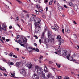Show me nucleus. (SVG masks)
I'll use <instances>...</instances> for the list:
<instances>
[{
	"instance_id": "obj_34",
	"label": "nucleus",
	"mask_w": 79,
	"mask_h": 79,
	"mask_svg": "<svg viewBox=\"0 0 79 79\" xmlns=\"http://www.w3.org/2000/svg\"><path fill=\"white\" fill-rule=\"evenodd\" d=\"M39 11L40 13H42V12H43V10L42 9H39Z\"/></svg>"
},
{
	"instance_id": "obj_60",
	"label": "nucleus",
	"mask_w": 79,
	"mask_h": 79,
	"mask_svg": "<svg viewBox=\"0 0 79 79\" xmlns=\"http://www.w3.org/2000/svg\"><path fill=\"white\" fill-rule=\"evenodd\" d=\"M17 39H19V35H17Z\"/></svg>"
},
{
	"instance_id": "obj_7",
	"label": "nucleus",
	"mask_w": 79,
	"mask_h": 79,
	"mask_svg": "<svg viewBox=\"0 0 79 79\" xmlns=\"http://www.w3.org/2000/svg\"><path fill=\"white\" fill-rule=\"evenodd\" d=\"M32 78L33 79H38L39 76H37V75L36 73H35L33 75Z\"/></svg>"
},
{
	"instance_id": "obj_19",
	"label": "nucleus",
	"mask_w": 79,
	"mask_h": 79,
	"mask_svg": "<svg viewBox=\"0 0 79 79\" xmlns=\"http://www.w3.org/2000/svg\"><path fill=\"white\" fill-rule=\"evenodd\" d=\"M58 42H61L62 43H63V42H64V41L62 39H58Z\"/></svg>"
},
{
	"instance_id": "obj_6",
	"label": "nucleus",
	"mask_w": 79,
	"mask_h": 79,
	"mask_svg": "<svg viewBox=\"0 0 79 79\" xmlns=\"http://www.w3.org/2000/svg\"><path fill=\"white\" fill-rule=\"evenodd\" d=\"M20 73L23 74V76H25L26 75V70L25 69H21V70Z\"/></svg>"
},
{
	"instance_id": "obj_59",
	"label": "nucleus",
	"mask_w": 79,
	"mask_h": 79,
	"mask_svg": "<svg viewBox=\"0 0 79 79\" xmlns=\"http://www.w3.org/2000/svg\"><path fill=\"white\" fill-rule=\"evenodd\" d=\"M6 40V42H9V41H10V39H7Z\"/></svg>"
},
{
	"instance_id": "obj_36",
	"label": "nucleus",
	"mask_w": 79,
	"mask_h": 79,
	"mask_svg": "<svg viewBox=\"0 0 79 79\" xmlns=\"http://www.w3.org/2000/svg\"><path fill=\"white\" fill-rule=\"evenodd\" d=\"M30 15L29 14H26V16L27 17V18H29V16Z\"/></svg>"
},
{
	"instance_id": "obj_29",
	"label": "nucleus",
	"mask_w": 79,
	"mask_h": 79,
	"mask_svg": "<svg viewBox=\"0 0 79 79\" xmlns=\"http://www.w3.org/2000/svg\"><path fill=\"white\" fill-rule=\"evenodd\" d=\"M69 56H70V54H68L66 57V58L68 60H69Z\"/></svg>"
},
{
	"instance_id": "obj_41",
	"label": "nucleus",
	"mask_w": 79,
	"mask_h": 79,
	"mask_svg": "<svg viewBox=\"0 0 79 79\" xmlns=\"http://www.w3.org/2000/svg\"><path fill=\"white\" fill-rule=\"evenodd\" d=\"M16 1L18 2L19 3H21V2L19 0H16Z\"/></svg>"
},
{
	"instance_id": "obj_11",
	"label": "nucleus",
	"mask_w": 79,
	"mask_h": 79,
	"mask_svg": "<svg viewBox=\"0 0 79 79\" xmlns=\"http://www.w3.org/2000/svg\"><path fill=\"white\" fill-rule=\"evenodd\" d=\"M48 36L49 39H51L52 37H51V34H50V31H48Z\"/></svg>"
},
{
	"instance_id": "obj_17",
	"label": "nucleus",
	"mask_w": 79,
	"mask_h": 79,
	"mask_svg": "<svg viewBox=\"0 0 79 79\" xmlns=\"http://www.w3.org/2000/svg\"><path fill=\"white\" fill-rule=\"evenodd\" d=\"M47 77L48 78H50L51 77V73H49L47 75Z\"/></svg>"
},
{
	"instance_id": "obj_22",
	"label": "nucleus",
	"mask_w": 79,
	"mask_h": 79,
	"mask_svg": "<svg viewBox=\"0 0 79 79\" xmlns=\"http://www.w3.org/2000/svg\"><path fill=\"white\" fill-rule=\"evenodd\" d=\"M56 65L58 67V68H60L61 67V64H58L57 63H56Z\"/></svg>"
},
{
	"instance_id": "obj_13",
	"label": "nucleus",
	"mask_w": 79,
	"mask_h": 79,
	"mask_svg": "<svg viewBox=\"0 0 79 79\" xmlns=\"http://www.w3.org/2000/svg\"><path fill=\"white\" fill-rule=\"evenodd\" d=\"M30 20L31 22L32 21H34V23H35V19H34V17H32L30 18Z\"/></svg>"
},
{
	"instance_id": "obj_52",
	"label": "nucleus",
	"mask_w": 79,
	"mask_h": 79,
	"mask_svg": "<svg viewBox=\"0 0 79 79\" xmlns=\"http://www.w3.org/2000/svg\"><path fill=\"white\" fill-rule=\"evenodd\" d=\"M49 64H52V63H53V62L51 61H49Z\"/></svg>"
},
{
	"instance_id": "obj_21",
	"label": "nucleus",
	"mask_w": 79,
	"mask_h": 79,
	"mask_svg": "<svg viewBox=\"0 0 79 79\" xmlns=\"http://www.w3.org/2000/svg\"><path fill=\"white\" fill-rule=\"evenodd\" d=\"M58 10L59 11H61V10H63V8L61 6H59V7L58 8Z\"/></svg>"
},
{
	"instance_id": "obj_9",
	"label": "nucleus",
	"mask_w": 79,
	"mask_h": 79,
	"mask_svg": "<svg viewBox=\"0 0 79 79\" xmlns=\"http://www.w3.org/2000/svg\"><path fill=\"white\" fill-rule=\"evenodd\" d=\"M45 33V31H44L43 33H42L41 36V38L42 40H44L45 38H44V35Z\"/></svg>"
},
{
	"instance_id": "obj_43",
	"label": "nucleus",
	"mask_w": 79,
	"mask_h": 79,
	"mask_svg": "<svg viewBox=\"0 0 79 79\" xmlns=\"http://www.w3.org/2000/svg\"><path fill=\"white\" fill-rule=\"evenodd\" d=\"M34 45L35 46V47H37V43H34Z\"/></svg>"
},
{
	"instance_id": "obj_63",
	"label": "nucleus",
	"mask_w": 79,
	"mask_h": 79,
	"mask_svg": "<svg viewBox=\"0 0 79 79\" xmlns=\"http://www.w3.org/2000/svg\"><path fill=\"white\" fill-rule=\"evenodd\" d=\"M52 70H53V71H55V70H56V69L55 68H53L52 69Z\"/></svg>"
},
{
	"instance_id": "obj_24",
	"label": "nucleus",
	"mask_w": 79,
	"mask_h": 79,
	"mask_svg": "<svg viewBox=\"0 0 79 79\" xmlns=\"http://www.w3.org/2000/svg\"><path fill=\"white\" fill-rule=\"evenodd\" d=\"M41 74H42V77L43 78H45V73H44L43 72V73H42Z\"/></svg>"
},
{
	"instance_id": "obj_14",
	"label": "nucleus",
	"mask_w": 79,
	"mask_h": 79,
	"mask_svg": "<svg viewBox=\"0 0 79 79\" xmlns=\"http://www.w3.org/2000/svg\"><path fill=\"white\" fill-rule=\"evenodd\" d=\"M65 32L67 33H70L71 32V31L68 29V28H65Z\"/></svg>"
},
{
	"instance_id": "obj_33",
	"label": "nucleus",
	"mask_w": 79,
	"mask_h": 79,
	"mask_svg": "<svg viewBox=\"0 0 79 79\" xmlns=\"http://www.w3.org/2000/svg\"><path fill=\"white\" fill-rule=\"evenodd\" d=\"M11 76H12L13 77H15V71H14V74L13 73H11Z\"/></svg>"
},
{
	"instance_id": "obj_38",
	"label": "nucleus",
	"mask_w": 79,
	"mask_h": 79,
	"mask_svg": "<svg viewBox=\"0 0 79 79\" xmlns=\"http://www.w3.org/2000/svg\"><path fill=\"white\" fill-rule=\"evenodd\" d=\"M44 3L46 4L47 3V2H48V0H44Z\"/></svg>"
},
{
	"instance_id": "obj_61",
	"label": "nucleus",
	"mask_w": 79,
	"mask_h": 79,
	"mask_svg": "<svg viewBox=\"0 0 79 79\" xmlns=\"http://www.w3.org/2000/svg\"><path fill=\"white\" fill-rule=\"evenodd\" d=\"M17 50L19 52V49L18 48H16Z\"/></svg>"
},
{
	"instance_id": "obj_27",
	"label": "nucleus",
	"mask_w": 79,
	"mask_h": 79,
	"mask_svg": "<svg viewBox=\"0 0 79 79\" xmlns=\"http://www.w3.org/2000/svg\"><path fill=\"white\" fill-rule=\"evenodd\" d=\"M69 5L70 6H73V4L72 2L69 3Z\"/></svg>"
},
{
	"instance_id": "obj_3",
	"label": "nucleus",
	"mask_w": 79,
	"mask_h": 79,
	"mask_svg": "<svg viewBox=\"0 0 79 79\" xmlns=\"http://www.w3.org/2000/svg\"><path fill=\"white\" fill-rule=\"evenodd\" d=\"M51 39L50 40V39L47 40L45 38L43 40V41L44 42V43H48L49 42H53L54 40V38H51Z\"/></svg>"
},
{
	"instance_id": "obj_51",
	"label": "nucleus",
	"mask_w": 79,
	"mask_h": 79,
	"mask_svg": "<svg viewBox=\"0 0 79 79\" xmlns=\"http://www.w3.org/2000/svg\"><path fill=\"white\" fill-rule=\"evenodd\" d=\"M43 58V56H40V59H42Z\"/></svg>"
},
{
	"instance_id": "obj_35",
	"label": "nucleus",
	"mask_w": 79,
	"mask_h": 79,
	"mask_svg": "<svg viewBox=\"0 0 79 79\" xmlns=\"http://www.w3.org/2000/svg\"><path fill=\"white\" fill-rule=\"evenodd\" d=\"M75 47L76 48H79V45H75Z\"/></svg>"
},
{
	"instance_id": "obj_23",
	"label": "nucleus",
	"mask_w": 79,
	"mask_h": 79,
	"mask_svg": "<svg viewBox=\"0 0 79 79\" xmlns=\"http://www.w3.org/2000/svg\"><path fill=\"white\" fill-rule=\"evenodd\" d=\"M19 42H20V41H19L18 43H19V44H20V45H21V46H22V47H24V44H22V42L20 43Z\"/></svg>"
},
{
	"instance_id": "obj_10",
	"label": "nucleus",
	"mask_w": 79,
	"mask_h": 79,
	"mask_svg": "<svg viewBox=\"0 0 79 79\" xmlns=\"http://www.w3.org/2000/svg\"><path fill=\"white\" fill-rule=\"evenodd\" d=\"M27 50L29 52H32L33 50V48L32 47H29L28 48H27Z\"/></svg>"
},
{
	"instance_id": "obj_5",
	"label": "nucleus",
	"mask_w": 79,
	"mask_h": 79,
	"mask_svg": "<svg viewBox=\"0 0 79 79\" xmlns=\"http://www.w3.org/2000/svg\"><path fill=\"white\" fill-rule=\"evenodd\" d=\"M36 28L35 29V33H38V32H39L40 30H41V27L40 26H35Z\"/></svg>"
},
{
	"instance_id": "obj_53",
	"label": "nucleus",
	"mask_w": 79,
	"mask_h": 79,
	"mask_svg": "<svg viewBox=\"0 0 79 79\" xmlns=\"http://www.w3.org/2000/svg\"><path fill=\"white\" fill-rule=\"evenodd\" d=\"M39 42L40 44H41V43H42V40H39Z\"/></svg>"
},
{
	"instance_id": "obj_62",
	"label": "nucleus",
	"mask_w": 79,
	"mask_h": 79,
	"mask_svg": "<svg viewBox=\"0 0 79 79\" xmlns=\"http://www.w3.org/2000/svg\"><path fill=\"white\" fill-rule=\"evenodd\" d=\"M73 23L75 24H77V23H76V22L75 21H73Z\"/></svg>"
},
{
	"instance_id": "obj_8",
	"label": "nucleus",
	"mask_w": 79,
	"mask_h": 79,
	"mask_svg": "<svg viewBox=\"0 0 79 79\" xmlns=\"http://www.w3.org/2000/svg\"><path fill=\"white\" fill-rule=\"evenodd\" d=\"M2 28L3 31L5 32L6 31V26H5L4 24H3L2 25Z\"/></svg>"
},
{
	"instance_id": "obj_42",
	"label": "nucleus",
	"mask_w": 79,
	"mask_h": 79,
	"mask_svg": "<svg viewBox=\"0 0 79 79\" xmlns=\"http://www.w3.org/2000/svg\"><path fill=\"white\" fill-rule=\"evenodd\" d=\"M10 65H13V64H14V63H13V62H10Z\"/></svg>"
},
{
	"instance_id": "obj_2",
	"label": "nucleus",
	"mask_w": 79,
	"mask_h": 79,
	"mask_svg": "<svg viewBox=\"0 0 79 79\" xmlns=\"http://www.w3.org/2000/svg\"><path fill=\"white\" fill-rule=\"evenodd\" d=\"M41 21V19H40V18L38 17H36V19L34 23V25L35 26H37V25H39L40 24V21Z\"/></svg>"
},
{
	"instance_id": "obj_56",
	"label": "nucleus",
	"mask_w": 79,
	"mask_h": 79,
	"mask_svg": "<svg viewBox=\"0 0 79 79\" xmlns=\"http://www.w3.org/2000/svg\"><path fill=\"white\" fill-rule=\"evenodd\" d=\"M62 32H63V34H64V29H62Z\"/></svg>"
},
{
	"instance_id": "obj_40",
	"label": "nucleus",
	"mask_w": 79,
	"mask_h": 79,
	"mask_svg": "<svg viewBox=\"0 0 79 79\" xmlns=\"http://www.w3.org/2000/svg\"><path fill=\"white\" fill-rule=\"evenodd\" d=\"M65 79H69V77L67 76H66L64 78Z\"/></svg>"
},
{
	"instance_id": "obj_54",
	"label": "nucleus",
	"mask_w": 79,
	"mask_h": 79,
	"mask_svg": "<svg viewBox=\"0 0 79 79\" xmlns=\"http://www.w3.org/2000/svg\"><path fill=\"white\" fill-rule=\"evenodd\" d=\"M0 69H1V70H2V71H4V69L1 67H0Z\"/></svg>"
},
{
	"instance_id": "obj_58",
	"label": "nucleus",
	"mask_w": 79,
	"mask_h": 79,
	"mask_svg": "<svg viewBox=\"0 0 79 79\" xmlns=\"http://www.w3.org/2000/svg\"><path fill=\"white\" fill-rule=\"evenodd\" d=\"M72 12L73 14H73H74V11L73 10H72Z\"/></svg>"
},
{
	"instance_id": "obj_31",
	"label": "nucleus",
	"mask_w": 79,
	"mask_h": 79,
	"mask_svg": "<svg viewBox=\"0 0 79 79\" xmlns=\"http://www.w3.org/2000/svg\"><path fill=\"white\" fill-rule=\"evenodd\" d=\"M73 57V58H74L75 57H76V53H74L72 55Z\"/></svg>"
},
{
	"instance_id": "obj_47",
	"label": "nucleus",
	"mask_w": 79,
	"mask_h": 79,
	"mask_svg": "<svg viewBox=\"0 0 79 79\" xmlns=\"http://www.w3.org/2000/svg\"><path fill=\"white\" fill-rule=\"evenodd\" d=\"M64 7L65 8H68V7H67V6H66V5H64Z\"/></svg>"
},
{
	"instance_id": "obj_57",
	"label": "nucleus",
	"mask_w": 79,
	"mask_h": 79,
	"mask_svg": "<svg viewBox=\"0 0 79 79\" xmlns=\"http://www.w3.org/2000/svg\"><path fill=\"white\" fill-rule=\"evenodd\" d=\"M2 37V40H5V37Z\"/></svg>"
},
{
	"instance_id": "obj_46",
	"label": "nucleus",
	"mask_w": 79,
	"mask_h": 79,
	"mask_svg": "<svg viewBox=\"0 0 79 79\" xmlns=\"http://www.w3.org/2000/svg\"><path fill=\"white\" fill-rule=\"evenodd\" d=\"M35 50L36 51V52H39V49H38V48H36L35 49Z\"/></svg>"
},
{
	"instance_id": "obj_28",
	"label": "nucleus",
	"mask_w": 79,
	"mask_h": 79,
	"mask_svg": "<svg viewBox=\"0 0 79 79\" xmlns=\"http://www.w3.org/2000/svg\"><path fill=\"white\" fill-rule=\"evenodd\" d=\"M61 38V37L60 35L58 36L57 37V39H60Z\"/></svg>"
},
{
	"instance_id": "obj_39",
	"label": "nucleus",
	"mask_w": 79,
	"mask_h": 79,
	"mask_svg": "<svg viewBox=\"0 0 79 79\" xmlns=\"http://www.w3.org/2000/svg\"><path fill=\"white\" fill-rule=\"evenodd\" d=\"M12 54H13V53L12 52H11V53L9 54V56H10L11 57L12 56Z\"/></svg>"
},
{
	"instance_id": "obj_12",
	"label": "nucleus",
	"mask_w": 79,
	"mask_h": 79,
	"mask_svg": "<svg viewBox=\"0 0 79 79\" xmlns=\"http://www.w3.org/2000/svg\"><path fill=\"white\" fill-rule=\"evenodd\" d=\"M22 41H23L24 44H26V42H27V39H24L22 38Z\"/></svg>"
},
{
	"instance_id": "obj_16",
	"label": "nucleus",
	"mask_w": 79,
	"mask_h": 79,
	"mask_svg": "<svg viewBox=\"0 0 79 79\" xmlns=\"http://www.w3.org/2000/svg\"><path fill=\"white\" fill-rule=\"evenodd\" d=\"M44 71L46 73H47V72H48V69H47V68L46 66L44 67Z\"/></svg>"
},
{
	"instance_id": "obj_1",
	"label": "nucleus",
	"mask_w": 79,
	"mask_h": 79,
	"mask_svg": "<svg viewBox=\"0 0 79 79\" xmlns=\"http://www.w3.org/2000/svg\"><path fill=\"white\" fill-rule=\"evenodd\" d=\"M55 53L56 54H58V53L60 55H62L63 56H66L67 55L66 50H64L61 53V49L60 48L58 49L57 52H55Z\"/></svg>"
},
{
	"instance_id": "obj_50",
	"label": "nucleus",
	"mask_w": 79,
	"mask_h": 79,
	"mask_svg": "<svg viewBox=\"0 0 79 79\" xmlns=\"http://www.w3.org/2000/svg\"><path fill=\"white\" fill-rule=\"evenodd\" d=\"M32 16H34V17H36V15L34 14H31Z\"/></svg>"
},
{
	"instance_id": "obj_44",
	"label": "nucleus",
	"mask_w": 79,
	"mask_h": 79,
	"mask_svg": "<svg viewBox=\"0 0 79 79\" xmlns=\"http://www.w3.org/2000/svg\"><path fill=\"white\" fill-rule=\"evenodd\" d=\"M13 56L14 58H17V56H15V55H13Z\"/></svg>"
},
{
	"instance_id": "obj_20",
	"label": "nucleus",
	"mask_w": 79,
	"mask_h": 79,
	"mask_svg": "<svg viewBox=\"0 0 79 79\" xmlns=\"http://www.w3.org/2000/svg\"><path fill=\"white\" fill-rule=\"evenodd\" d=\"M21 64V63L20 62H17L16 63L15 66H17V67H18L19 65Z\"/></svg>"
},
{
	"instance_id": "obj_48",
	"label": "nucleus",
	"mask_w": 79,
	"mask_h": 79,
	"mask_svg": "<svg viewBox=\"0 0 79 79\" xmlns=\"http://www.w3.org/2000/svg\"><path fill=\"white\" fill-rule=\"evenodd\" d=\"M12 26H10L9 27V29H12Z\"/></svg>"
},
{
	"instance_id": "obj_15",
	"label": "nucleus",
	"mask_w": 79,
	"mask_h": 79,
	"mask_svg": "<svg viewBox=\"0 0 79 79\" xmlns=\"http://www.w3.org/2000/svg\"><path fill=\"white\" fill-rule=\"evenodd\" d=\"M26 66H27L29 68H32V65L28 64L26 65Z\"/></svg>"
},
{
	"instance_id": "obj_55",
	"label": "nucleus",
	"mask_w": 79,
	"mask_h": 79,
	"mask_svg": "<svg viewBox=\"0 0 79 79\" xmlns=\"http://www.w3.org/2000/svg\"><path fill=\"white\" fill-rule=\"evenodd\" d=\"M55 27H56V28H58V26H57V25L56 24L55 25Z\"/></svg>"
},
{
	"instance_id": "obj_37",
	"label": "nucleus",
	"mask_w": 79,
	"mask_h": 79,
	"mask_svg": "<svg viewBox=\"0 0 79 79\" xmlns=\"http://www.w3.org/2000/svg\"><path fill=\"white\" fill-rule=\"evenodd\" d=\"M35 11H36V15H39V12L37 11L36 10H35Z\"/></svg>"
},
{
	"instance_id": "obj_30",
	"label": "nucleus",
	"mask_w": 79,
	"mask_h": 79,
	"mask_svg": "<svg viewBox=\"0 0 79 79\" xmlns=\"http://www.w3.org/2000/svg\"><path fill=\"white\" fill-rule=\"evenodd\" d=\"M52 3H53V0H51L49 2V5H51L52 4Z\"/></svg>"
},
{
	"instance_id": "obj_64",
	"label": "nucleus",
	"mask_w": 79,
	"mask_h": 79,
	"mask_svg": "<svg viewBox=\"0 0 79 79\" xmlns=\"http://www.w3.org/2000/svg\"><path fill=\"white\" fill-rule=\"evenodd\" d=\"M56 79H60V78H59V77H56Z\"/></svg>"
},
{
	"instance_id": "obj_32",
	"label": "nucleus",
	"mask_w": 79,
	"mask_h": 79,
	"mask_svg": "<svg viewBox=\"0 0 79 79\" xmlns=\"http://www.w3.org/2000/svg\"><path fill=\"white\" fill-rule=\"evenodd\" d=\"M37 8L38 9H39V8H40L41 7L39 5H37Z\"/></svg>"
},
{
	"instance_id": "obj_26",
	"label": "nucleus",
	"mask_w": 79,
	"mask_h": 79,
	"mask_svg": "<svg viewBox=\"0 0 79 79\" xmlns=\"http://www.w3.org/2000/svg\"><path fill=\"white\" fill-rule=\"evenodd\" d=\"M70 61H74V59L72 57H71L69 58Z\"/></svg>"
},
{
	"instance_id": "obj_25",
	"label": "nucleus",
	"mask_w": 79,
	"mask_h": 79,
	"mask_svg": "<svg viewBox=\"0 0 79 79\" xmlns=\"http://www.w3.org/2000/svg\"><path fill=\"white\" fill-rule=\"evenodd\" d=\"M52 29H54V30H55V31H56V30H57V29H56V28L55 27L53 26L52 27Z\"/></svg>"
},
{
	"instance_id": "obj_4",
	"label": "nucleus",
	"mask_w": 79,
	"mask_h": 79,
	"mask_svg": "<svg viewBox=\"0 0 79 79\" xmlns=\"http://www.w3.org/2000/svg\"><path fill=\"white\" fill-rule=\"evenodd\" d=\"M37 73L39 76H40V74H42V73H43V71L42 68H38L37 69Z\"/></svg>"
},
{
	"instance_id": "obj_45",
	"label": "nucleus",
	"mask_w": 79,
	"mask_h": 79,
	"mask_svg": "<svg viewBox=\"0 0 79 79\" xmlns=\"http://www.w3.org/2000/svg\"><path fill=\"white\" fill-rule=\"evenodd\" d=\"M61 45V42H59V45L60 46H59V47H60V45Z\"/></svg>"
},
{
	"instance_id": "obj_18",
	"label": "nucleus",
	"mask_w": 79,
	"mask_h": 79,
	"mask_svg": "<svg viewBox=\"0 0 79 79\" xmlns=\"http://www.w3.org/2000/svg\"><path fill=\"white\" fill-rule=\"evenodd\" d=\"M74 9L75 11H76L78 9V6H77V5H75L74 7Z\"/></svg>"
},
{
	"instance_id": "obj_49",
	"label": "nucleus",
	"mask_w": 79,
	"mask_h": 79,
	"mask_svg": "<svg viewBox=\"0 0 79 79\" xmlns=\"http://www.w3.org/2000/svg\"><path fill=\"white\" fill-rule=\"evenodd\" d=\"M0 40L2 42V43H4V42L3 41V40H2V39H0Z\"/></svg>"
}]
</instances>
